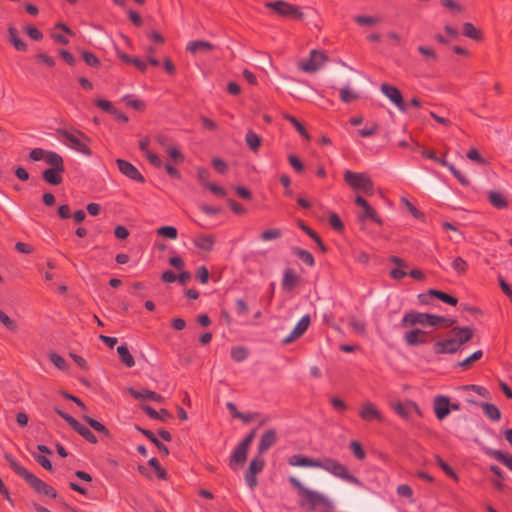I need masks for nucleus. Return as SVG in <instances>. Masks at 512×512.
<instances>
[{"instance_id": "f257e3e1", "label": "nucleus", "mask_w": 512, "mask_h": 512, "mask_svg": "<svg viewBox=\"0 0 512 512\" xmlns=\"http://www.w3.org/2000/svg\"><path fill=\"white\" fill-rule=\"evenodd\" d=\"M5 460L11 467V469L20 477L24 478L25 481L39 494H44L51 498H57V491L46 482L42 481L40 478L35 476L33 473L29 472L25 467L20 465L16 459L10 455L5 454Z\"/></svg>"}, {"instance_id": "f03ea898", "label": "nucleus", "mask_w": 512, "mask_h": 512, "mask_svg": "<svg viewBox=\"0 0 512 512\" xmlns=\"http://www.w3.org/2000/svg\"><path fill=\"white\" fill-rule=\"evenodd\" d=\"M289 483L297 489L298 496L304 499L299 502V505L305 511L313 512L320 505L332 508V503L328 498L317 491L306 488L296 477H289Z\"/></svg>"}, {"instance_id": "7ed1b4c3", "label": "nucleus", "mask_w": 512, "mask_h": 512, "mask_svg": "<svg viewBox=\"0 0 512 512\" xmlns=\"http://www.w3.org/2000/svg\"><path fill=\"white\" fill-rule=\"evenodd\" d=\"M456 322L454 319L446 318L443 316H437L433 314L428 313H420L416 311H411L405 313L403 316L400 326L401 327H408V326H414V325H422V326H429V327H436L439 325H442L445 328L453 326V324Z\"/></svg>"}, {"instance_id": "20e7f679", "label": "nucleus", "mask_w": 512, "mask_h": 512, "mask_svg": "<svg viewBox=\"0 0 512 512\" xmlns=\"http://www.w3.org/2000/svg\"><path fill=\"white\" fill-rule=\"evenodd\" d=\"M317 468H321L328 473L332 474L333 476L340 478L343 481H346L350 484L363 487V482L357 478L356 476L352 475L347 466L339 462L338 460H335L333 458L324 457L322 459H318V465Z\"/></svg>"}, {"instance_id": "39448f33", "label": "nucleus", "mask_w": 512, "mask_h": 512, "mask_svg": "<svg viewBox=\"0 0 512 512\" xmlns=\"http://www.w3.org/2000/svg\"><path fill=\"white\" fill-rule=\"evenodd\" d=\"M344 181L354 190L364 193H373L374 185L371 178L365 173H357L350 170L344 172Z\"/></svg>"}, {"instance_id": "423d86ee", "label": "nucleus", "mask_w": 512, "mask_h": 512, "mask_svg": "<svg viewBox=\"0 0 512 512\" xmlns=\"http://www.w3.org/2000/svg\"><path fill=\"white\" fill-rule=\"evenodd\" d=\"M58 133L65 137V139L70 143V147L72 149L86 156L92 155V151L88 146V142H90V139L83 132L77 131L74 134L67 130L60 129L58 130Z\"/></svg>"}, {"instance_id": "0eeeda50", "label": "nucleus", "mask_w": 512, "mask_h": 512, "mask_svg": "<svg viewBox=\"0 0 512 512\" xmlns=\"http://www.w3.org/2000/svg\"><path fill=\"white\" fill-rule=\"evenodd\" d=\"M265 6L282 17L302 19L304 16V14L301 12L298 6L290 4L283 0L266 2Z\"/></svg>"}, {"instance_id": "6e6552de", "label": "nucleus", "mask_w": 512, "mask_h": 512, "mask_svg": "<svg viewBox=\"0 0 512 512\" xmlns=\"http://www.w3.org/2000/svg\"><path fill=\"white\" fill-rule=\"evenodd\" d=\"M328 60V56L319 50H312L310 57L307 60L299 62V68L308 73H314L318 71L324 63Z\"/></svg>"}, {"instance_id": "1a4fd4ad", "label": "nucleus", "mask_w": 512, "mask_h": 512, "mask_svg": "<svg viewBox=\"0 0 512 512\" xmlns=\"http://www.w3.org/2000/svg\"><path fill=\"white\" fill-rule=\"evenodd\" d=\"M381 92L401 111H407V104L404 102L401 91L390 84L383 83L380 86Z\"/></svg>"}, {"instance_id": "9d476101", "label": "nucleus", "mask_w": 512, "mask_h": 512, "mask_svg": "<svg viewBox=\"0 0 512 512\" xmlns=\"http://www.w3.org/2000/svg\"><path fill=\"white\" fill-rule=\"evenodd\" d=\"M359 417L366 422H383L384 417L373 402H364L359 410Z\"/></svg>"}, {"instance_id": "9b49d317", "label": "nucleus", "mask_w": 512, "mask_h": 512, "mask_svg": "<svg viewBox=\"0 0 512 512\" xmlns=\"http://www.w3.org/2000/svg\"><path fill=\"white\" fill-rule=\"evenodd\" d=\"M116 164H117L119 171L122 174H124L126 177H128L129 179L136 181V182H140V183L145 182V178L143 177V175L130 162L123 160V159H117Z\"/></svg>"}, {"instance_id": "f8f14e48", "label": "nucleus", "mask_w": 512, "mask_h": 512, "mask_svg": "<svg viewBox=\"0 0 512 512\" xmlns=\"http://www.w3.org/2000/svg\"><path fill=\"white\" fill-rule=\"evenodd\" d=\"M248 450V448L240 443L235 447L229 459V467L232 470L237 471L245 463Z\"/></svg>"}, {"instance_id": "ddd939ff", "label": "nucleus", "mask_w": 512, "mask_h": 512, "mask_svg": "<svg viewBox=\"0 0 512 512\" xmlns=\"http://www.w3.org/2000/svg\"><path fill=\"white\" fill-rule=\"evenodd\" d=\"M310 322H311L310 316L304 315L298 321V323L296 324V326L294 327L292 332L285 339H283V343L289 344V343L293 342L294 340L298 339L299 337H301L309 328Z\"/></svg>"}, {"instance_id": "4468645a", "label": "nucleus", "mask_w": 512, "mask_h": 512, "mask_svg": "<svg viewBox=\"0 0 512 512\" xmlns=\"http://www.w3.org/2000/svg\"><path fill=\"white\" fill-rule=\"evenodd\" d=\"M355 203L363 208V214L359 216L361 220L369 218L377 224H382V220L378 217L375 209L362 196H356Z\"/></svg>"}, {"instance_id": "2eb2a0df", "label": "nucleus", "mask_w": 512, "mask_h": 512, "mask_svg": "<svg viewBox=\"0 0 512 512\" xmlns=\"http://www.w3.org/2000/svg\"><path fill=\"white\" fill-rule=\"evenodd\" d=\"M434 412L438 420H443L450 413V401L446 396H437L434 399Z\"/></svg>"}, {"instance_id": "dca6fc26", "label": "nucleus", "mask_w": 512, "mask_h": 512, "mask_svg": "<svg viewBox=\"0 0 512 512\" xmlns=\"http://www.w3.org/2000/svg\"><path fill=\"white\" fill-rule=\"evenodd\" d=\"M467 402L470 404H476L480 406L487 418H489L492 421H499L501 419V412L499 408L491 403L488 402H481L477 403L473 398L468 397Z\"/></svg>"}, {"instance_id": "f3484780", "label": "nucleus", "mask_w": 512, "mask_h": 512, "mask_svg": "<svg viewBox=\"0 0 512 512\" xmlns=\"http://www.w3.org/2000/svg\"><path fill=\"white\" fill-rule=\"evenodd\" d=\"M277 442V432L275 429L265 431L258 444V454L262 455Z\"/></svg>"}, {"instance_id": "a211bd4d", "label": "nucleus", "mask_w": 512, "mask_h": 512, "mask_svg": "<svg viewBox=\"0 0 512 512\" xmlns=\"http://www.w3.org/2000/svg\"><path fill=\"white\" fill-rule=\"evenodd\" d=\"M460 350L454 338L439 340L434 344V352L436 354H453Z\"/></svg>"}, {"instance_id": "6ab92c4d", "label": "nucleus", "mask_w": 512, "mask_h": 512, "mask_svg": "<svg viewBox=\"0 0 512 512\" xmlns=\"http://www.w3.org/2000/svg\"><path fill=\"white\" fill-rule=\"evenodd\" d=\"M300 280V276L293 269L286 268L283 273L282 289L290 292L300 283Z\"/></svg>"}, {"instance_id": "aec40b11", "label": "nucleus", "mask_w": 512, "mask_h": 512, "mask_svg": "<svg viewBox=\"0 0 512 512\" xmlns=\"http://www.w3.org/2000/svg\"><path fill=\"white\" fill-rule=\"evenodd\" d=\"M404 341L409 346L424 344L427 341V334L420 329H413L404 334Z\"/></svg>"}, {"instance_id": "412c9836", "label": "nucleus", "mask_w": 512, "mask_h": 512, "mask_svg": "<svg viewBox=\"0 0 512 512\" xmlns=\"http://www.w3.org/2000/svg\"><path fill=\"white\" fill-rule=\"evenodd\" d=\"M288 464L293 467H313L317 468L318 459H313L301 454H295L288 458Z\"/></svg>"}, {"instance_id": "4be33fe9", "label": "nucleus", "mask_w": 512, "mask_h": 512, "mask_svg": "<svg viewBox=\"0 0 512 512\" xmlns=\"http://www.w3.org/2000/svg\"><path fill=\"white\" fill-rule=\"evenodd\" d=\"M393 409L404 419L409 418L412 412L420 413L418 406L412 401H408L406 403L398 402L393 406Z\"/></svg>"}, {"instance_id": "5701e85b", "label": "nucleus", "mask_w": 512, "mask_h": 512, "mask_svg": "<svg viewBox=\"0 0 512 512\" xmlns=\"http://www.w3.org/2000/svg\"><path fill=\"white\" fill-rule=\"evenodd\" d=\"M485 454L504 464L512 471V455L492 448H484Z\"/></svg>"}, {"instance_id": "b1692460", "label": "nucleus", "mask_w": 512, "mask_h": 512, "mask_svg": "<svg viewBox=\"0 0 512 512\" xmlns=\"http://www.w3.org/2000/svg\"><path fill=\"white\" fill-rule=\"evenodd\" d=\"M64 172L65 169L57 170L53 168H48L42 172V177L44 181L50 185H60L63 181L62 175Z\"/></svg>"}, {"instance_id": "393cba45", "label": "nucleus", "mask_w": 512, "mask_h": 512, "mask_svg": "<svg viewBox=\"0 0 512 512\" xmlns=\"http://www.w3.org/2000/svg\"><path fill=\"white\" fill-rule=\"evenodd\" d=\"M452 331L455 334V341L457 342L458 346L461 348L463 344L470 341L473 337V329L471 327L465 326V327H454Z\"/></svg>"}, {"instance_id": "a878e982", "label": "nucleus", "mask_w": 512, "mask_h": 512, "mask_svg": "<svg viewBox=\"0 0 512 512\" xmlns=\"http://www.w3.org/2000/svg\"><path fill=\"white\" fill-rule=\"evenodd\" d=\"M128 392L135 399H149V400L156 401V402L163 401V397L160 394H158L154 391H150L148 389L138 391L133 388H129Z\"/></svg>"}, {"instance_id": "bb28decb", "label": "nucleus", "mask_w": 512, "mask_h": 512, "mask_svg": "<svg viewBox=\"0 0 512 512\" xmlns=\"http://www.w3.org/2000/svg\"><path fill=\"white\" fill-rule=\"evenodd\" d=\"M215 241L213 235H200L193 239V243L197 248L207 252L213 249Z\"/></svg>"}, {"instance_id": "cd10ccee", "label": "nucleus", "mask_w": 512, "mask_h": 512, "mask_svg": "<svg viewBox=\"0 0 512 512\" xmlns=\"http://www.w3.org/2000/svg\"><path fill=\"white\" fill-rule=\"evenodd\" d=\"M71 427L87 442L91 444H96L98 442L96 436L91 432V430L79 421L75 420Z\"/></svg>"}, {"instance_id": "c85d7f7f", "label": "nucleus", "mask_w": 512, "mask_h": 512, "mask_svg": "<svg viewBox=\"0 0 512 512\" xmlns=\"http://www.w3.org/2000/svg\"><path fill=\"white\" fill-rule=\"evenodd\" d=\"M135 428L141 432L145 437H147L157 448L158 450L163 453L164 455L169 454V449L166 445H164L161 441L157 439L155 434L147 429L141 428L140 426H135Z\"/></svg>"}, {"instance_id": "c756f323", "label": "nucleus", "mask_w": 512, "mask_h": 512, "mask_svg": "<svg viewBox=\"0 0 512 512\" xmlns=\"http://www.w3.org/2000/svg\"><path fill=\"white\" fill-rule=\"evenodd\" d=\"M44 161L50 166V168L57 170L65 169L62 156L54 151L48 150Z\"/></svg>"}, {"instance_id": "7c9ffc66", "label": "nucleus", "mask_w": 512, "mask_h": 512, "mask_svg": "<svg viewBox=\"0 0 512 512\" xmlns=\"http://www.w3.org/2000/svg\"><path fill=\"white\" fill-rule=\"evenodd\" d=\"M186 49L191 53L209 52L213 49V45L208 41L197 40L189 42Z\"/></svg>"}, {"instance_id": "2f4dec72", "label": "nucleus", "mask_w": 512, "mask_h": 512, "mask_svg": "<svg viewBox=\"0 0 512 512\" xmlns=\"http://www.w3.org/2000/svg\"><path fill=\"white\" fill-rule=\"evenodd\" d=\"M117 353L119 355L120 360L127 367H133L135 365V360L132 354L130 353L126 344H122L117 347Z\"/></svg>"}, {"instance_id": "473e14b6", "label": "nucleus", "mask_w": 512, "mask_h": 512, "mask_svg": "<svg viewBox=\"0 0 512 512\" xmlns=\"http://www.w3.org/2000/svg\"><path fill=\"white\" fill-rule=\"evenodd\" d=\"M9 34V40L12 43V45L15 47L18 51H25L27 49L26 43L19 38L18 31L14 27H10L8 29Z\"/></svg>"}, {"instance_id": "72a5a7b5", "label": "nucleus", "mask_w": 512, "mask_h": 512, "mask_svg": "<svg viewBox=\"0 0 512 512\" xmlns=\"http://www.w3.org/2000/svg\"><path fill=\"white\" fill-rule=\"evenodd\" d=\"M298 226L299 228L304 231L307 235L310 236V238H312L316 244L318 245V247L321 249L322 252H325L326 251V247L324 245V243L322 242L321 238L319 237V235L314 231L312 230L311 228H309L303 221H299L298 222Z\"/></svg>"}, {"instance_id": "f704fd0d", "label": "nucleus", "mask_w": 512, "mask_h": 512, "mask_svg": "<svg viewBox=\"0 0 512 512\" xmlns=\"http://www.w3.org/2000/svg\"><path fill=\"white\" fill-rule=\"evenodd\" d=\"M488 198H489V202L491 203V205L497 209H503L508 206V202L505 199V197L497 191H491L489 193Z\"/></svg>"}, {"instance_id": "c9c22d12", "label": "nucleus", "mask_w": 512, "mask_h": 512, "mask_svg": "<svg viewBox=\"0 0 512 512\" xmlns=\"http://www.w3.org/2000/svg\"><path fill=\"white\" fill-rule=\"evenodd\" d=\"M245 140H246L248 147L253 152H257L262 143L261 137L252 130H249L247 132Z\"/></svg>"}, {"instance_id": "e433bc0d", "label": "nucleus", "mask_w": 512, "mask_h": 512, "mask_svg": "<svg viewBox=\"0 0 512 512\" xmlns=\"http://www.w3.org/2000/svg\"><path fill=\"white\" fill-rule=\"evenodd\" d=\"M83 419L95 431L102 433L106 437H111L110 431L101 422L87 415L83 416Z\"/></svg>"}, {"instance_id": "4c0bfd02", "label": "nucleus", "mask_w": 512, "mask_h": 512, "mask_svg": "<svg viewBox=\"0 0 512 512\" xmlns=\"http://www.w3.org/2000/svg\"><path fill=\"white\" fill-rule=\"evenodd\" d=\"M429 294L438 298L442 302L449 304L451 306H456L458 303V299L454 296H451L445 292H442L440 290L430 289Z\"/></svg>"}, {"instance_id": "58836bf2", "label": "nucleus", "mask_w": 512, "mask_h": 512, "mask_svg": "<svg viewBox=\"0 0 512 512\" xmlns=\"http://www.w3.org/2000/svg\"><path fill=\"white\" fill-rule=\"evenodd\" d=\"M142 409L152 419L164 420L166 417L170 416L169 412L166 409H161L160 411H156L149 405H143Z\"/></svg>"}, {"instance_id": "ea45409f", "label": "nucleus", "mask_w": 512, "mask_h": 512, "mask_svg": "<svg viewBox=\"0 0 512 512\" xmlns=\"http://www.w3.org/2000/svg\"><path fill=\"white\" fill-rule=\"evenodd\" d=\"M293 253L299 257L301 261H303L306 265L312 267L315 263L313 255L302 248L295 247L293 248Z\"/></svg>"}, {"instance_id": "a19ab883", "label": "nucleus", "mask_w": 512, "mask_h": 512, "mask_svg": "<svg viewBox=\"0 0 512 512\" xmlns=\"http://www.w3.org/2000/svg\"><path fill=\"white\" fill-rule=\"evenodd\" d=\"M417 50L424 57V60L427 63L436 62L438 60V55L432 48L420 45Z\"/></svg>"}, {"instance_id": "79ce46f5", "label": "nucleus", "mask_w": 512, "mask_h": 512, "mask_svg": "<svg viewBox=\"0 0 512 512\" xmlns=\"http://www.w3.org/2000/svg\"><path fill=\"white\" fill-rule=\"evenodd\" d=\"M264 465H265L264 459L262 458V456L260 454H258L250 462L247 472H250L251 474H258L259 472H261L263 470Z\"/></svg>"}, {"instance_id": "37998d69", "label": "nucleus", "mask_w": 512, "mask_h": 512, "mask_svg": "<svg viewBox=\"0 0 512 512\" xmlns=\"http://www.w3.org/2000/svg\"><path fill=\"white\" fill-rule=\"evenodd\" d=\"M459 389H461L463 391H470V390L474 391L479 396H481V397H483L485 399H490L491 398V395H490L489 391L485 387L480 386V385L469 384V385L461 386V387H459Z\"/></svg>"}, {"instance_id": "c03bdc74", "label": "nucleus", "mask_w": 512, "mask_h": 512, "mask_svg": "<svg viewBox=\"0 0 512 512\" xmlns=\"http://www.w3.org/2000/svg\"><path fill=\"white\" fill-rule=\"evenodd\" d=\"M354 21L361 26H371L381 22V18L377 16L358 15L354 17Z\"/></svg>"}, {"instance_id": "a18cd8bd", "label": "nucleus", "mask_w": 512, "mask_h": 512, "mask_svg": "<svg viewBox=\"0 0 512 512\" xmlns=\"http://www.w3.org/2000/svg\"><path fill=\"white\" fill-rule=\"evenodd\" d=\"M359 98V95L352 90L350 87L346 86L340 89V99L344 103H351Z\"/></svg>"}, {"instance_id": "49530a36", "label": "nucleus", "mask_w": 512, "mask_h": 512, "mask_svg": "<svg viewBox=\"0 0 512 512\" xmlns=\"http://www.w3.org/2000/svg\"><path fill=\"white\" fill-rule=\"evenodd\" d=\"M248 356V351L246 348L241 346H235L231 349V357L236 362L244 361Z\"/></svg>"}, {"instance_id": "de8ad7c7", "label": "nucleus", "mask_w": 512, "mask_h": 512, "mask_svg": "<svg viewBox=\"0 0 512 512\" xmlns=\"http://www.w3.org/2000/svg\"><path fill=\"white\" fill-rule=\"evenodd\" d=\"M349 448L351 450V452L353 453V455L358 459V460H364L366 458V453L361 445L360 442L358 441H351L350 444H349Z\"/></svg>"}, {"instance_id": "09e8293b", "label": "nucleus", "mask_w": 512, "mask_h": 512, "mask_svg": "<svg viewBox=\"0 0 512 512\" xmlns=\"http://www.w3.org/2000/svg\"><path fill=\"white\" fill-rule=\"evenodd\" d=\"M482 356H483V352L481 350H477L472 355H470L463 361L459 362L458 366L463 369H468L473 362L481 359Z\"/></svg>"}, {"instance_id": "8fccbe9b", "label": "nucleus", "mask_w": 512, "mask_h": 512, "mask_svg": "<svg viewBox=\"0 0 512 512\" xmlns=\"http://www.w3.org/2000/svg\"><path fill=\"white\" fill-rule=\"evenodd\" d=\"M463 35L474 40H478L480 38L479 31L469 22L464 23L463 25Z\"/></svg>"}, {"instance_id": "3c124183", "label": "nucleus", "mask_w": 512, "mask_h": 512, "mask_svg": "<svg viewBox=\"0 0 512 512\" xmlns=\"http://www.w3.org/2000/svg\"><path fill=\"white\" fill-rule=\"evenodd\" d=\"M157 234L169 239H176L178 236V231L173 226H162L157 230Z\"/></svg>"}, {"instance_id": "603ef678", "label": "nucleus", "mask_w": 512, "mask_h": 512, "mask_svg": "<svg viewBox=\"0 0 512 512\" xmlns=\"http://www.w3.org/2000/svg\"><path fill=\"white\" fill-rule=\"evenodd\" d=\"M123 100L125 101L127 106H129L137 111H142L145 108V103L143 101L138 100V99H133L132 96H130V95H126L123 98Z\"/></svg>"}, {"instance_id": "864d4df0", "label": "nucleus", "mask_w": 512, "mask_h": 512, "mask_svg": "<svg viewBox=\"0 0 512 512\" xmlns=\"http://www.w3.org/2000/svg\"><path fill=\"white\" fill-rule=\"evenodd\" d=\"M0 323L3 324L8 330L16 331L17 325L3 310L0 309Z\"/></svg>"}, {"instance_id": "5fc2aeb1", "label": "nucleus", "mask_w": 512, "mask_h": 512, "mask_svg": "<svg viewBox=\"0 0 512 512\" xmlns=\"http://www.w3.org/2000/svg\"><path fill=\"white\" fill-rule=\"evenodd\" d=\"M452 268L458 273V274H464L468 268L467 262L462 257H456L452 261Z\"/></svg>"}, {"instance_id": "6e6d98bb", "label": "nucleus", "mask_w": 512, "mask_h": 512, "mask_svg": "<svg viewBox=\"0 0 512 512\" xmlns=\"http://www.w3.org/2000/svg\"><path fill=\"white\" fill-rule=\"evenodd\" d=\"M437 465L450 477H452L455 481H458V476L455 474L453 469L443 461V459L439 456H436Z\"/></svg>"}, {"instance_id": "4d7b16f0", "label": "nucleus", "mask_w": 512, "mask_h": 512, "mask_svg": "<svg viewBox=\"0 0 512 512\" xmlns=\"http://www.w3.org/2000/svg\"><path fill=\"white\" fill-rule=\"evenodd\" d=\"M82 58L88 66L98 67L100 65V60L92 52L84 51L82 53Z\"/></svg>"}, {"instance_id": "13d9d810", "label": "nucleus", "mask_w": 512, "mask_h": 512, "mask_svg": "<svg viewBox=\"0 0 512 512\" xmlns=\"http://www.w3.org/2000/svg\"><path fill=\"white\" fill-rule=\"evenodd\" d=\"M329 224L337 232H342L344 230L343 222L336 213L330 214Z\"/></svg>"}, {"instance_id": "bf43d9fd", "label": "nucleus", "mask_w": 512, "mask_h": 512, "mask_svg": "<svg viewBox=\"0 0 512 512\" xmlns=\"http://www.w3.org/2000/svg\"><path fill=\"white\" fill-rule=\"evenodd\" d=\"M282 236V231L280 229H270L263 231L260 235V238L263 241H270L277 238H280Z\"/></svg>"}, {"instance_id": "052dcab7", "label": "nucleus", "mask_w": 512, "mask_h": 512, "mask_svg": "<svg viewBox=\"0 0 512 512\" xmlns=\"http://www.w3.org/2000/svg\"><path fill=\"white\" fill-rule=\"evenodd\" d=\"M50 360L60 370H66L68 367L66 360L57 353H51Z\"/></svg>"}, {"instance_id": "680f3d73", "label": "nucleus", "mask_w": 512, "mask_h": 512, "mask_svg": "<svg viewBox=\"0 0 512 512\" xmlns=\"http://www.w3.org/2000/svg\"><path fill=\"white\" fill-rule=\"evenodd\" d=\"M285 119L289 121L302 136L308 138L305 127L294 116L285 115Z\"/></svg>"}, {"instance_id": "e2e57ef3", "label": "nucleus", "mask_w": 512, "mask_h": 512, "mask_svg": "<svg viewBox=\"0 0 512 512\" xmlns=\"http://www.w3.org/2000/svg\"><path fill=\"white\" fill-rule=\"evenodd\" d=\"M349 326L359 334H364L366 331L365 323L363 321L357 320L355 317L350 318Z\"/></svg>"}, {"instance_id": "0e129e2a", "label": "nucleus", "mask_w": 512, "mask_h": 512, "mask_svg": "<svg viewBox=\"0 0 512 512\" xmlns=\"http://www.w3.org/2000/svg\"><path fill=\"white\" fill-rule=\"evenodd\" d=\"M165 150H166V153L169 155V157L172 160H174V161H183L184 160L183 154L178 150L177 147L170 145V146H167V148Z\"/></svg>"}, {"instance_id": "69168bd1", "label": "nucleus", "mask_w": 512, "mask_h": 512, "mask_svg": "<svg viewBox=\"0 0 512 512\" xmlns=\"http://www.w3.org/2000/svg\"><path fill=\"white\" fill-rule=\"evenodd\" d=\"M95 104L107 113H116V108L108 100L98 99L96 100Z\"/></svg>"}, {"instance_id": "338daca9", "label": "nucleus", "mask_w": 512, "mask_h": 512, "mask_svg": "<svg viewBox=\"0 0 512 512\" xmlns=\"http://www.w3.org/2000/svg\"><path fill=\"white\" fill-rule=\"evenodd\" d=\"M48 150L41 148H34L29 153V158L33 161L45 160Z\"/></svg>"}, {"instance_id": "774afa93", "label": "nucleus", "mask_w": 512, "mask_h": 512, "mask_svg": "<svg viewBox=\"0 0 512 512\" xmlns=\"http://www.w3.org/2000/svg\"><path fill=\"white\" fill-rule=\"evenodd\" d=\"M25 32L31 39H33L35 41H39L43 38L42 32L34 26L25 27Z\"/></svg>"}]
</instances>
